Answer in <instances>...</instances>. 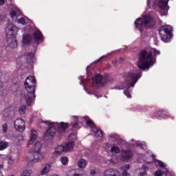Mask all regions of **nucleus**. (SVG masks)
<instances>
[{
  "instance_id": "1",
  "label": "nucleus",
  "mask_w": 176,
  "mask_h": 176,
  "mask_svg": "<svg viewBox=\"0 0 176 176\" xmlns=\"http://www.w3.org/2000/svg\"><path fill=\"white\" fill-rule=\"evenodd\" d=\"M36 79L32 76L26 78L24 86L28 94L22 95L20 100V104H22L19 108V112L21 115H24L27 109V107H31L35 101V85Z\"/></svg>"
},
{
  "instance_id": "2",
  "label": "nucleus",
  "mask_w": 176,
  "mask_h": 176,
  "mask_svg": "<svg viewBox=\"0 0 176 176\" xmlns=\"http://www.w3.org/2000/svg\"><path fill=\"white\" fill-rule=\"evenodd\" d=\"M160 51L156 48H151L149 51L142 50L138 56V67L142 71H148L151 67H153L156 59L153 56H159Z\"/></svg>"
},
{
  "instance_id": "3",
  "label": "nucleus",
  "mask_w": 176,
  "mask_h": 176,
  "mask_svg": "<svg viewBox=\"0 0 176 176\" xmlns=\"http://www.w3.org/2000/svg\"><path fill=\"white\" fill-rule=\"evenodd\" d=\"M141 71L133 69L126 73L124 76V79L125 80V84L122 85H115L113 89L116 90H123V89H126L124 91V94L127 97V98H131V94L129 91V89L131 87H134L135 83L138 82V79L141 78Z\"/></svg>"
},
{
  "instance_id": "4",
  "label": "nucleus",
  "mask_w": 176,
  "mask_h": 176,
  "mask_svg": "<svg viewBox=\"0 0 176 176\" xmlns=\"http://www.w3.org/2000/svg\"><path fill=\"white\" fill-rule=\"evenodd\" d=\"M135 25L137 30H140V32H142L144 28L146 30L154 28L156 25V21L149 15H144L142 18H138L135 21Z\"/></svg>"
},
{
  "instance_id": "5",
  "label": "nucleus",
  "mask_w": 176,
  "mask_h": 176,
  "mask_svg": "<svg viewBox=\"0 0 176 176\" xmlns=\"http://www.w3.org/2000/svg\"><path fill=\"white\" fill-rule=\"evenodd\" d=\"M17 32H19V28L13 24H9L6 28L7 45L9 47L14 49L17 46V40H16Z\"/></svg>"
},
{
  "instance_id": "6",
  "label": "nucleus",
  "mask_w": 176,
  "mask_h": 176,
  "mask_svg": "<svg viewBox=\"0 0 176 176\" xmlns=\"http://www.w3.org/2000/svg\"><path fill=\"white\" fill-rule=\"evenodd\" d=\"M171 32H173V27L169 25L162 26L160 28L159 34L163 42H164L165 43L170 42V38L173 36Z\"/></svg>"
},
{
  "instance_id": "7",
  "label": "nucleus",
  "mask_w": 176,
  "mask_h": 176,
  "mask_svg": "<svg viewBox=\"0 0 176 176\" xmlns=\"http://www.w3.org/2000/svg\"><path fill=\"white\" fill-rule=\"evenodd\" d=\"M26 159L29 163H38V162H41L43 159V157L41 154V151L32 150L28 153Z\"/></svg>"
},
{
  "instance_id": "8",
  "label": "nucleus",
  "mask_w": 176,
  "mask_h": 176,
  "mask_svg": "<svg viewBox=\"0 0 176 176\" xmlns=\"http://www.w3.org/2000/svg\"><path fill=\"white\" fill-rule=\"evenodd\" d=\"M43 123H45L46 126H49L48 129L44 134L45 140H52V138H53L56 134V129L54 128L53 124H52V121L50 120L43 121Z\"/></svg>"
},
{
  "instance_id": "9",
  "label": "nucleus",
  "mask_w": 176,
  "mask_h": 176,
  "mask_svg": "<svg viewBox=\"0 0 176 176\" xmlns=\"http://www.w3.org/2000/svg\"><path fill=\"white\" fill-rule=\"evenodd\" d=\"M84 119H85L87 126L90 127L91 131L94 132V133L96 134V135L98 137L102 138L104 132H102L101 129L97 128L96 124H94V122L91 120L87 118V117H84Z\"/></svg>"
},
{
  "instance_id": "10",
  "label": "nucleus",
  "mask_w": 176,
  "mask_h": 176,
  "mask_svg": "<svg viewBox=\"0 0 176 176\" xmlns=\"http://www.w3.org/2000/svg\"><path fill=\"white\" fill-rule=\"evenodd\" d=\"M155 164L159 167H161V169L157 170L155 173V176H162V175H168V169L166 168V165L163 162L156 160Z\"/></svg>"
},
{
  "instance_id": "11",
  "label": "nucleus",
  "mask_w": 176,
  "mask_h": 176,
  "mask_svg": "<svg viewBox=\"0 0 176 176\" xmlns=\"http://www.w3.org/2000/svg\"><path fill=\"white\" fill-rule=\"evenodd\" d=\"M52 126L55 128V130L58 134H64L65 131H67V129L69 127V124L67 122H52Z\"/></svg>"
},
{
  "instance_id": "12",
  "label": "nucleus",
  "mask_w": 176,
  "mask_h": 176,
  "mask_svg": "<svg viewBox=\"0 0 176 176\" xmlns=\"http://www.w3.org/2000/svg\"><path fill=\"white\" fill-rule=\"evenodd\" d=\"M92 79L94 82H95L96 85H99V86H105L108 82H112V80H113V78H102L101 74H96Z\"/></svg>"
},
{
  "instance_id": "13",
  "label": "nucleus",
  "mask_w": 176,
  "mask_h": 176,
  "mask_svg": "<svg viewBox=\"0 0 176 176\" xmlns=\"http://www.w3.org/2000/svg\"><path fill=\"white\" fill-rule=\"evenodd\" d=\"M14 129L19 133H23L25 130V122L21 118H17L14 121Z\"/></svg>"
},
{
  "instance_id": "14",
  "label": "nucleus",
  "mask_w": 176,
  "mask_h": 176,
  "mask_svg": "<svg viewBox=\"0 0 176 176\" xmlns=\"http://www.w3.org/2000/svg\"><path fill=\"white\" fill-rule=\"evenodd\" d=\"M75 140H76V135L72 133L69 135V141L67 142L65 146V152H67L68 151H72L74 149V146H75Z\"/></svg>"
},
{
  "instance_id": "15",
  "label": "nucleus",
  "mask_w": 176,
  "mask_h": 176,
  "mask_svg": "<svg viewBox=\"0 0 176 176\" xmlns=\"http://www.w3.org/2000/svg\"><path fill=\"white\" fill-rule=\"evenodd\" d=\"M133 158V151L131 150H122L121 151L120 160L127 162Z\"/></svg>"
},
{
  "instance_id": "16",
  "label": "nucleus",
  "mask_w": 176,
  "mask_h": 176,
  "mask_svg": "<svg viewBox=\"0 0 176 176\" xmlns=\"http://www.w3.org/2000/svg\"><path fill=\"white\" fill-rule=\"evenodd\" d=\"M10 15L11 19L14 21H17V23L19 24H22L23 25H25L26 23H25V19H24V18H21L17 19V14L15 12L14 10H12L10 12Z\"/></svg>"
},
{
  "instance_id": "17",
  "label": "nucleus",
  "mask_w": 176,
  "mask_h": 176,
  "mask_svg": "<svg viewBox=\"0 0 176 176\" xmlns=\"http://www.w3.org/2000/svg\"><path fill=\"white\" fill-rule=\"evenodd\" d=\"M33 39L36 43H41L43 42V34L40 32L39 30L35 31L33 34Z\"/></svg>"
},
{
  "instance_id": "18",
  "label": "nucleus",
  "mask_w": 176,
  "mask_h": 176,
  "mask_svg": "<svg viewBox=\"0 0 176 176\" xmlns=\"http://www.w3.org/2000/svg\"><path fill=\"white\" fill-rule=\"evenodd\" d=\"M36 137H38V132H36L35 129H32L30 131V140L27 144V148H30V145L34 144V142L36 140Z\"/></svg>"
},
{
  "instance_id": "19",
  "label": "nucleus",
  "mask_w": 176,
  "mask_h": 176,
  "mask_svg": "<svg viewBox=\"0 0 176 176\" xmlns=\"http://www.w3.org/2000/svg\"><path fill=\"white\" fill-rule=\"evenodd\" d=\"M104 176H120V173L116 169H107L104 172Z\"/></svg>"
},
{
  "instance_id": "20",
  "label": "nucleus",
  "mask_w": 176,
  "mask_h": 176,
  "mask_svg": "<svg viewBox=\"0 0 176 176\" xmlns=\"http://www.w3.org/2000/svg\"><path fill=\"white\" fill-rule=\"evenodd\" d=\"M168 3V0H159L158 6L160 8L162 9V10H168V9H170V7L167 6Z\"/></svg>"
},
{
  "instance_id": "21",
  "label": "nucleus",
  "mask_w": 176,
  "mask_h": 176,
  "mask_svg": "<svg viewBox=\"0 0 176 176\" xmlns=\"http://www.w3.org/2000/svg\"><path fill=\"white\" fill-rule=\"evenodd\" d=\"M109 137L111 141H114L117 142V145H122V139H120L119 135L113 133L111 134Z\"/></svg>"
},
{
  "instance_id": "22",
  "label": "nucleus",
  "mask_w": 176,
  "mask_h": 176,
  "mask_svg": "<svg viewBox=\"0 0 176 176\" xmlns=\"http://www.w3.org/2000/svg\"><path fill=\"white\" fill-rule=\"evenodd\" d=\"M31 41H32V37L30 34H24L22 37V43L23 45H30Z\"/></svg>"
},
{
  "instance_id": "23",
  "label": "nucleus",
  "mask_w": 176,
  "mask_h": 176,
  "mask_svg": "<svg viewBox=\"0 0 176 176\" xmlns=\"http://www.w3.org/2000/svg\"><path fill=\"white\" fill-rule=\"evenodd\" d=\"M157 119H167L168 118V112L166 111H160L157 114L155 115Z\"/></svg>"
},
{
  "instance_id": "24",
  "label": "nucleus",
  "mask_w": 176,
  "mask_h": 176,
  "mask_svg": "<svg viewBox=\"0 0 176 176\" xmlns=\"http://www.w3.org/2000/svg\"><path fill=\"white\" fill-rule=\"evenodd\" d=\"M122 175V176H130V173H129V170H130V165L126 164L120 168Z\"/></svg>"
},
{
  "instance_id": "25",
  "label": "nucleus",
  "mask_w": 176,
  "mask_h": 176,
  "mask_svg": "<svg viewBox=\"0 0 176 176\" xmlns=\"http://www.w3.org/2000/svg\"><path fill=\"white\" fill-rule=\"evenodd\" d=\"M131 145H132V146H140L142 149H144V146H145V144H144V142L134 140V139H132L131 140Z\"/></svg>"
},
{
  "instance_id": "26",
  "label": "nucleus",
  "mask_w": 176,
  "mask_h": 176,
  "mask_svg": "<svg viewBox=\"0 0 176 176\" xmlns=\"http://www.w3.org/2000/svg\"><path fill=\"white\" fill-rule=\"evenodd\" d=\"M51 167L52 166L50 164H46L41 172V175H46L50 171Z\"/></svg>"
},
{
  "instance_id": "27",
  "label": "nucleus",
  "mask_w": 176,
  "mask_h": 176,
  "mask_svg": "<svg viewBox=\"0 0 176 176\" xmlns=\"http://www.w3.org/2000/svg\"><path fill=\"white\" fill-rule=\"evenodd\" d=\"M65 151V148L63 145H59L56 147L55 151L53 153L54 156H56V155H58L59 153H61V152Z\"/></svg>"
},
{
  "instance_id": "28",
  "label": "nucleus",
  "mask_w": 176,
  "mask_h": 176,
  "mask_svg": "<svg viewBox=\"0 0 176 176\" xmlns=\"http://www.w3.org/2000/svg\"><path fill=\"white\" fill-rule=\"evenodd\" d=\"M78 166L79 168H85L86 166H87V161H86L85 159H80L78 162Z\"/></svg>"
},
{
  "instance_id": "29",
  "label": "nucleus",
  "mask_w": 176,
  "mask_h": 176,
  "mask_svg": "<svg viewBox=\"0 0 176 176\" xmlns=\"http://www.w3.org/2000/svg\"><path fill=\"white\" fill-rule=\"evenodd\" d=\"M27 61L29 63H34L35 61V56L34 53H28L26 55Z\"/></svg>"
},
{
  "instance_id": "30",
  "label": "nucleus",
  "mask_w": 176,
  "mask_h": 176,
  "mask_svg": "<svg viewBox=\"0 0 176 176\" xmlns=\"http://www.w3.org/2000/svg\"><path fill=\"white\" fill-rule=\"evenodd\" d=\"M9 146V143L5 141H0V151H5Z\"/></svg>"
},
{
  "instance_id": "31",
  "label": "nucleus",
  "mask_w": 176,
  "mask_h": 176,
  "mask_svg": "<svg viewBox=\"0 0 176 176\" xmlns=\"http://www.w3.org/2000/svg\"><path fill=\"white\" fill-rule=\"evenodd\" d=\"M42 148V145L41 144V142H37L35 143L33 149L32 151H36V152H41V148Z\"/></svg>"
},
{
  "instance_id": "32",
  "label": "nucleus",
  "mask_w": 176,
  "mask_h": 176,
  "mask_svg": "<svg viewBox=\"0 0 176 176\" xmlns=\"http://www.w3.org/2000/svg\"><path fill=\"white\" fill-rule=\"evenodd\" d=\"M66 176H82V175L76 173L75 170H71L67 173Z\"/></svg>"
},
{
  "instance_id": "33",
  "label": "nucleus",
  "mask_w": 176,
  "mask_h": 176,
  "mask_svg": "<svg viewBox=\"0 0 176 176\" xmlns=\"http://www.w3.org/2000/svg\"><path fill=\"white\" fill-rule=\"evenodd\" d=\"M60 162L63 164V166H67L68 164V157H61L60 158Z\"/></svg>"
},
{
  "instance_id": "34",
  "label": "nucleus",
  "mask_w": 176,
  "mask_h": 176,
  "mask_svg": "<svg viewBox=\"0 0 176 176\" xmlns=\"http://www.w3.org/2000/svg\"><path fill=\"white\" fill-rule=\"evenodd\" d=\"M72 119H73V121L71 123L72 126V127H76V126H78V117L73 116Z\"/></svg>"
},
{
  "instance_id": "35",
  "label": "nucleus",
  "mask_w": 176,
  "mask_h": 176,
  "mask_svg": "<svg viewBox=\"0 0 176 176\" xmlns=\"http://www.w3.org/2000/svg\"><path fill=\"white\" fill-rule=\"evenodd\" d=\"M110 152L111 153H119V152H120V149H119V147L113 146V147H111Z\"/></svg>"
},
{
  "instance_id": "36",
  "label": "nucleus",
  "mask_w": 176,
  "mask_h": 176,
  "mask_svg": "<svg viewBox=\"0 0 176 176\" xmlns=\"http://www.w3.org/2000/svg\"><path fill=\"white\" fill-rule=\"evenodd\" d=\"M3 120H6V119L9 118V110H8V109H6L3 110Z\"/></svg>"
},
{
  "instance_id": "37",
  "label": "nucleus",
  "mask_w": 176,
  "mask_h": 176,
  "mask_svg": "<svg viewBox=\"0 0 176 176\" xmlns=\"http://www.w3.org/2000/svg\"><path fill=\"white\" fill-rule=\"evenodd\" d=\"M20 140H21V136L13 135L12 137V141L14 144H19V142H20Z\"/></svg>"
},
{
  "instance_id": "38",
  "label": "nucleus",
  "mask_w": 176,
  "mask_h": 176,
  "mask_svg": "<svg viewBox=\"0 0 176 176\" xmlns=\"http://www.w3.org/2000/svg\"><path fill=\"white\" fill-rule=\"evenodd\" d=\"M31 173H32V170H25L21 175V176H30Z\"/></svg>"
},
{
  "instance_id": "39",
  "label": "nucleus",
  "mask_w": 176,
  "mask_h": 176,
  "mask_svg": "<svg viewBox=\"0 0 176 176\" xmlns=\"http://www.w3.org/2000/svg\"><path fill=\"white\" fill-rule=\"evenodd\" d=\"M2 130L3 133H8V125L6 124L2 125Z\"/></svg>"
},
{
  "instance_id": "40",
  "label": "nucleus",
  "mask_w": 176,
  "mask_h": 176,
  "mask_svg": "<svg viewBox=\"0 0 176 176\" xmlns=\"http://www.w3.org/2000/svg\"><path fill=\"white\" fill-rule=\"evenodd\" d=\"M106 163H111L112 164H115V163H116L113 159H111V160H109L106 162Z\"/></svg>"
},
{
  "instance_id": "41",
  "label": "nucleus",
  "mask_w": 176,
  "mask_h": 176,
  "mask_svg": "<svg viewBox=\"0 0 176 176\" xmlns=\"http://www.w3.org/2000/svg\"><path fill=\"white\" fill-rule=\"evenodd\" d=\"M104 57H107V56H101V57L99 58L98 60H96L95 61V63H100V61H101V60H102V58H104Z\"/></svg>"
},
{
  "instance_id": "42",
  "label": "nucleus",
  "mask_w": 176,
  "mask_h": 176,
  "mask_svg": "<svg viewBox=\"0 0 176 176\" xmlns=\"http://www.w3.org/2000/svg\"><path fill=\"white\" fill-rule=\"evenodd\" d=\"M13 162H14V160L12 159V157H8V163H10V164H12V163H13Z\"/></svg>"
},
{
  "instance_id": "43",
  "label": "nucleus",
  "mask_w": 176,
  "mask_h": 176,
  "mask_svg": "<svg viewBox=\"0 0 176 176\" xmlns=\"http://www.w3.org/2000/svg\"><path fill=\"white\" fill-rule=\"evenodd\" d=\"M142 168L143 170H145V171H148V170H149V167L147 166L146 165H143Z\"/></svg>"
},
{
  "instance_id": "44",
  "label": "nucleus",
  "mask_w": 176,
  "mask_h": 176,
  "mask_svg": "<svg viewBox=\"0 0 176 176\" xmlns=\"http://www.w3.org/2000/svg\"><path fill=\"white\" fill-rule=\"evenodd\" d=\"M139 176H148V175H146V171H144V172L140 173Z\"/></svg>"
},
{
  "instance_id": "45",
  "label": "nucleus",
  "mask_w": 176,
  "mask_h": 176,
  "mask_svg": "<svg viewBox=\"0 0 176 176\" xmlns=\"http://www.w3.org/2000/svg\"><path fill=\"white\" fill-rule=\"evenodd\" d=\"M96 175V170H91V171H90V175Z\"/></svg>"
},
{
  "instance_id": "46",
  "label": "nucleus",
  "mask_w": 176,
  "mask_h": 176,
  "mask_svg": "<svg viewBox=\"0 0 176 176\" xmlns=\"http://www.w3.org/2000/svg\"><path fill=\"white\" fill-rule=\"evenodd\" d=\"M5 3V0H0V6H1V5H3Z\"/></svg>"
},
{
  "instance_id": "47",
  "label": "nucleus",
  "mask_w": 176,
  "mask_h": 176,
  "mask_svg": "<svg viewBox=\"0 0 176 176\" xmlns=\"http://www.w3.org/2000/svg\"><path fill=\"white\" fill-rule=\"evenodd\" d=\"M81 82H82V83H85V82H86V80H85V78L82 77V78H81Z\"/></svg>"
},
{
  "instance_id": "48",
  "label": "nucleus",
  "mask_w": 176,
  "mask_h": 176,
  "mask_svg": "<svg viewBox=\"0 0 176 176\" xmlns=\"http://www.w3.org/2000/svg\"><path fill=\"white\" fill-rule=\"evenodd\" d=\"M1 168H3V164H0V170H1Z\"/></svg>"
},
{
  "instance_id": "49",
  "label": "nucleus",
  "mask_w": 176,
  "mask_h": 176,
  "mask_svg": "<svg viewBox=\"0 0 176 176\" xmlns=\"http://www.w3.org/2000/svg\"><path fill=\"white\" fill-rule=\"evenodd\" d=\"M0 176H3V174L1 171H0Z\"/></svg>"
},
{
  "instance_id": "50",
  "label": "nucleus",
  "mask_w": 176,
  "mask_h": 176,
  "mask_svg": "<svg viewBox=\"0 0 176 176\" xmlns=\"http://www.w3.org/2000/svg\"><path fill=\"white\" fill-rule=\"evenodd\" d=\"M2 87V82L0 81V88Z\"/></svg>"
}]
</instances>
